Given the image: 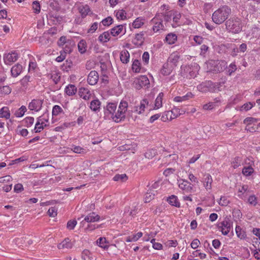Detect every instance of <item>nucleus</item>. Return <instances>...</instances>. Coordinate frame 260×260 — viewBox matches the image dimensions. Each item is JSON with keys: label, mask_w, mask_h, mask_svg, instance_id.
Listing matches in <instances>:
<instances>
[{"label": "nucleus", "mask_w": 260, "mask_h": 260, "mask_svg": "<svg viewBox=\"0 0 260 260\" xmlns=\"http://www.w3.org/2000/svg\"><path fill=\"white\" fill-rule=\"evenodd\" d=\"M233 222L226 217L224 220L217 224V228L220 230L223 235H227L232 228Z\"/></svg>", "instance_id": "obj_5"}, {"label": "nucleus", "mask_w": 260, "mask_h": 260, "mask_svg": "<svg viewBox=\"0 0 260 260\" xmlns=\"http://www.w3.org/2000/svg\"><path fill=\"white\" fill-rule=\"evenodd\" d=\"M212 179L210 175L207 174L205 178L204 186L207 190L211 189L212 188Z\"/></svg>", "instance_id": "obj_27"}, {"label": "nucleus", "mask_w": 260, "mask_h": 260, "mask_svg": "<svg viewBox=\"0 0 260 260\" xmlns=\"http://www.w3.org/2000/svg\"><path fill=\"white\" fill-rule=\"evenodd\" d=\"M68 40V39H67L66 36H61L57 41L58 46L59 47L64 46L67 43Z\"/></svg>", "instance_id": "obj_62"}, {"label": "nucleus", "mask_w": 260, "mask_h": 260, "mask_svg": "<svg viewBox=\"0 0 260 260\" xmlns=\"http://www.w3.org/2000/svg\"><path fill=\"white\" fill-rule=\"evenodd\" d=\"M132 70L136 73H139L141 70V63L139 60L136 59L134 61L132 64Z\"/></svg>", "instance_id": "obj_40"}, {"label": "nucleus", "mask_w": 260, "mask_h": 260, "mask_svg": "<svg viewBox=\"0 0 260 260\" xmlns=\"http://www.w3.org/2000/svg\"><path fill=\"white\" fill-rule=\"evenodd\" d=\"M23 121L25 123V126L28 127L33 124L34 122V118L32 117H27L24 119Z\"/></svg>", "instance_id": "obj_55"}, {"label": "nucleus", "mask_w": 260, "mask_h": 260, "mask_svg": "<svg viewBox=\"0 0 260 260\" xmlns=\"http://www.w3.org/2000/svg\"><path fill=\"white\" fill-rule=\"evenodd\" d=\"M181 15L180 13L177 11H173L172 18L173 23L172 24V26L173 27L175 28L177 26L181 25V24L179 22V20L181 18Z\"/></svg>", "instance_id": "obj_16"}, {"label": "nucleus", "mask_w": 260, "mask_h": 260, "mask_svg": "<svg viewBox=\"0 0 260 260\" xmlns=\"http://www.w3.org/2000/svg\"><path fill=\"white\" fill-rule=\"evenodd\" d=\"M257 122V119L253 117H247L243 121V123L247 125L246 127H248L250 124L255 123Z\"/></svg>", "instance_id": "obj_50"}, {"label": "nucleus", "mask_w": 260, "mask_h": 260, "mask_svg": "<svg viewBox=\"0 0 260 260\" xmlns=\"http://www.w3.org/2000/svg\"><path fill=\"white\" fill-rule=\"evenodd\" d=\"M26 108L24 106H22L18 109L15 113V115L17 117H20L24 115L25 112L26 111Z\"/></svg>", "instance_id": "obj_45"}, {"label": "nucleus", "mask_w": 260, "mask_h": 260, "mask_svg": "<svg viewBox=\"0 0 260 260\" xmlns=\"http://www.w3.org/2000/svg\"><path fill=\"white\" fill-rule=\"evenodd\" d=\"M144 20L142 17H138L133 22L132 26L135 28H139L144 24Z\"/></svg>", "instance_id": "obj_33"}, {"label": "nucleus", "mask_w": 260, "mask_h": 260, "mask_svg": "<svg viewBox=\"0 0 260 260\" xmlns=\"http://www.w3.org/2000/svg\"><path fill=\"white\" fill-rule=\"evenodd\" d=\"M46 124L42 125V123L37 122L35 125L34 131L35 133H39L44 129V126H46Z\"/></svg>", "instance_id": "obj_58"}, {"label": "nucleus", "mask_w": 260, "mask_h": 260, "mask_svg": "<svg viewBox=\"0 0 260 260\" xmlns=\"http://www.w3.org/2000/svg\"><path fill=\"white\" fill-rule=\"evenodd\" d=\"M149 104V102L147 99H144L141 102L140 105L139 106V110H136L139 114L142 113L144 111L146 106Z\"/></svg>", "instance_id": "obj_38"}, {"label": "nucleus", "mask_w": 260, "mask_h": 260, "mask_svg": "<svg viewBox=\"0 0 260 260\" xmlns=\"http://www.w3.org/2000/svg\"><path fill=\"white\" fill-rule=\"evenodd\" d=\"M63 112L62 108L58 105H55L52 109V115L57 116Z\"/></svg>", "instance_id": "obj_53"}, {"label": "nucleus", "mask_w": 260, "mask_h": 260, "mask_svg": "<svg viewBox=\"0 0 260 260\" xmlns=\"http://www.w3.org/2000/svg\"><path fill=\"white\" fill-rule=\"evenodd\" d=\"M172 72L171 68L169 67L168 63L164 64L161 70V73L164 76H168Z\"/></svg>", "instance_id": "obj_34"}, {"label": "nucleus", "mask_w": 260, "mask_h": 260, "mask_svg": "<svg viewBox=\"0 0 260 260\" xmlns=\"http://www.w3.org/2000/svg\"><path fill=\"white\" fill-rule=\"evenodd\" d=\"M110 33L107 31L101 34L99 38V41L101 43H106L110 40Z\"/></svg>", "instance_id": "obj_22"}, {"label": "nucleus", "mask_w": 260, "mask_h": 260, "mask_svg": "<svg viewBox=\"0 0 260 260\" xmlns=\"http://www.w3.org/2000/svg\"><path fill=\"white\" fill-rule=\"evenodd\" d=\"M79 95L85 100L89 99L91 94L90 91L86 88L82 87L79 89Z\"/></svg>", "instance_id": "obj_18"}, {"label": "nucleus", "mask_w": 260, "mask_h": 260, "mask_svg": "<svg viewBox=\"0 0 260 260\" xmlns=\"http://www.w3.org/2000/svg\"><path fill=\"white\" fill-rule=\"evenodd\" d=\"M65 47L62 50L65 53H70L72 52L73 47L75 45V42L71 39H68L67 43L65 44Z\"/></svg>", "instance_id": "obj_19"}, {"label": "nucleus", "mask_w": 260, "mask_h": 260, "mask_svg": "<svg viewBox=\"0 0 260 260\" xmlns=\"http://www.w3.org/2000/svg\"><path fill=\"white\" fill-rule=\"evenodd\" d=\"M79 10L83 18L85 17L90 12V8L87 5L79 7Z\"/></svg>", "instance_id": "obj_31"}, {"label": "nucleus", "mask_w": 260, "mask_h": 260, "mask_svg": "<svg viewBox=\"0 0 260 260\" xmlns=\"http://www.w3.org/2000/svg\"><path fill=\"white\" fill-rule=\"evenodd\" d=\"M144 35L143 32H141V33L136 34L135 36V40H137L138 42H140V44H142L144 41Z\"/></svg>", "instance_id": "obj_63"}, {"label": "nucleus", "mask_w": 260, "mask_h": 260, "mask_svg": "<svg viewBox=\"0 0 260 260\" xmlns=\"http://www.w3.org/2000/svg\"><path fill=\"white\" fill-rule=\"evenodd\" d=\"M128 107V103L126 101H121L120 103L119 106H118V109H119L120 111L121 112H123V113L125 115V112L127 110Z\"/></svg>", "instance_id": "obj_43"}, {"label": "nucleus", "mask_w": 260, "mask_h": 260, "mask_svg": "<svg viewBox=\"0 0 260 260\" xmlns=\"http://www.w3.org/2000/svg\"><path fill=\"white\" fill-rule=\"evenodd\" d=\"M117 108V105L114 103H109L106 108L105 110V114L108 115V114L111 115V117L112 118L113 116L115 113V111Z\"/></svg>", "instance_id": "obj_13"}, {"label": "nucleus", "mask_w": 260, "mask_h": 260, "mask_svg": "<svg viewBox=\"0 0 260 260\" xmlns=\"http://www.w3.org/2000/svg\"><path fill=\"white\" fill-rule=\"evenodd\" d=\"M113 22V20L112 18L110 16L107 17V18L104 19L101 23L104 26H109Z\"/></svg>", "instance_id": "obj_56"}, {"label": "nucleus", "mask_w": 260, "mask_h": 260, "mask_svg": "<svg viewBox=\"0 0 260 260\" xmlns=\"http://www.w3.org/2000/svg\"><path fill=\"white\" fill-rule=\"evenodd\" d=\"M177 37L176 34L170 33L168 34L166 37V41L169 44H173L177 41Z\"/></svg>", "instance_id": "obj_28"}, {"label": "nucleus", "mask_w": 260, "mask_h": 260, "mask_svg": "<svg viewBox=\"0 0 260 260\" xmlns=\"http://www.w3.org/2000/svg\"><path fill=\"white\" fill-rule=\"evenodd\" d=\"M248 202L249 204L252 206H256L257 204L256 197L254 195L249 196L248 199Z\"/></svg>", "instance_id": "obj_59"}, {"label": "nucleus", "mask_w": 260, "mask_h": 260, "mask_svg": "<svg viewBox=\"0 0 260 260\" xmlns=\"http://www.w3.org/2000/svg\"><path fill=\"white\" fill-rule=\"evenodd\" d=\"M77 222L76 220H71L67 222V228L70 230H73L76 225Z\"/></svg>", "instance_id": "obj_61"}, {"label": "nucleus", "mask_w": 260, "mask_h": 260, "mask_svg": "<svg viewBox=\"0 0 260 260\" xmlns=\"http://www.w3.org/2000/svg\"><path fill=\"white\" fill-rule=\"evenodd\" d=\"M86 42L84 40H81L79 41V42L78 44V49L79 52L83 54L86 51Z\"/></svg>", "instance_id": "obj_29"}, {"label": "nucleus", "mask_w": 260, "mask_h": 260, "mask_svg": "<svg viewBox=\"0 0 260 260\" xmlns=\"http://www.w3.org/2000/svg\"><path fill=\"white\" fill-rule=\"evenodd\" d=\"M193 96L191 92H188L185 95L183 96H176L174 98V101L177 102H181L192 98Z\"/></svg>", "instance_id": "obj_30"}, {"label": "nucleus", "mask_w": 260, "mask_h": 260, "mask_svg": "<svg viewBox=\"0 0 260 260\" xmlns=\"http://www.w3.org/2000/svg\"><path fill=\"white\" fill-rule=\"evenodd\" d=\"M126 13L123 10H120L116 13V16L118 19L124 20L126 19Z\"/></svg>", "instance_id": "obj_51"}, {"label": "nucleus", "mask_w": 260, "mask_h": 260, "mask_svg": "<svg viewBox=\"0 0 260 260\" xmlns=\"http://www.w3.org/2000/svg\"><path fill=\"white\" fill-rule=\"evenodd\" d=\"M127 179V177L125 174H117L113 178V180L116 181L125 182Z\"/></svg>", "instance_id": "obj_41"}, {"label": "nucleus", "mask_w": 260, "mask_h": 260, "mask_svg": "<svg viewBox=\"0 0 260 260\" xmlns=\"http://www.w3.org/2000/svg\"><path fill=\"white\" fill-rule=\"evenodd\" d=\"M226 62L223 60H221L216 66L217 70H215L218 72H222L225 68H226V72L227 75L231 76L232 73H234L237 70V66L235 62L231 63L228 67L226 66Z\"/></svg>", "instance_id": "obj_4"}, {"label": "nucleus", "mask_w": 260, "mask_h": 260, "mask_svg": "<svg viewBox=\"0 0 260 260\" xmlns=\"http://www.w3.org/2000/svg\"><path fill=\"white\" fill-rule=\"evenodd\" d=\"M236 233L237 236L241 239H244L246 237V233L242 230V229L240 226H236Z\"/></svg>", "instance_id": "obj_39"}, {"label": "nucleus", "mask_w": 260, "mask_h": 260, "mask_svg": "<svg viewBox=\"0 0 260 260\" xmlns=\"http://www.w3.org/2000/svg\"><path fill=\"white\" fill-rule=\"evenodd\" d=\"M32 9L35 13L38 14L40 12L41 6L39 1H36L32 3Z\"/></svg>", "instance_id": "obj_49"}, {"label": "nucleus", "mask_w": 260, "mask_h": 260, "mask_svg": "<svg viewBox=\"0 0 260 260\" xmlns=\"http://www.w3.org/2000/svg\"><path fill=\"white\" fill-rule=\"evenodd\" d=\"M162 15H156L151 21L153 24V30L154 32H157L160 30L165 29V25L163 24Z\"/></svg>", "instance_id": "obj_6"}, {"label": "nucleus", "mask_w": 260, "mask_h": 260, "mask_svg": "<svg viewBox=\"0 0 260 260\" xmlns=\"http://www.w3.org/2000/svg\"><path fill=\"white\" fill-rule=\"evenodd\" d=\"M107 243L108 242L104 237H101L97 240V244L98 245L105 249H108L109 247Z\"/></svg>", "instance_id": "obj_35"}, {"label": "nucleus", "mask_w": 260, "mask_h": 260, "mask_svg": "<svg viewBox=\"0 0 260 260\" xmlns=\"http://www.w3.org/2000/svg\"><path fill=\"white\" fill-rule=\"evenodd\" d=\"M43 101L39 99H34L29 103L28 108L30 110L38 111L42 107Z\"/></svg>", "instance_id": "obj_11"}, {"label": "nucleus", "mask_w": 260, "mask_h": 260, "mask_svg": "<svg viewBox=\"0 0 260 260\" xmlns=\"http://www.w3.org/2000/svg\"><path fill=\"white\" fill-rule=\"evenodd\" d=\"M253 169L251 167L248 166L243 168L242 170V173L245 176H248L251 175V174L253 172Z\"/></svg>", "instance_id": "obj_54"}, {"label": "nucleus", "mask_w": 260, "mask_h": 260, "mask_svg": "<svg viewBox=\"0 0 260 260\" xmlns=\"http://www.w3.org/2000/svg\"><path fill=\"white\" fill-rule=\"evenodd\" d=\"M71 149L76 153H84L85 152V149L79 146H73Z\"/></svg>", "instance_id": "obj_52"}, {"label": "nucleus", "mask_w": 260, "mask_h": 260, "mask_svg": "<svg viewBox=\"0 0 260 260\" xmlns=\"http://www.w3.org/2000/svg\"><path fill=\"white\" fill-rule=\"evenodd\" d=\"M126 32V28L124 25H118L113 27L110 30V34L114 37L117 36L119 34L122 33L124 35Z\"/></svg>", "instance_id": "obj_9"}, {"label": "nucleus", "mask_w": 260, "mask_h": 260, "mask_svg": "<svg viewBox=\"0 0 260 260\" xmlns=\"http://www.w3.org/2000/svg\"><path fill=\"white\" fill-rule=\"evenodd\" d=\"M150 82L148 77L146 76H141L138 80V83L136 84V88L137 89H140L143 87L147 86Z\"/></svg>", "instance_id": "obj_12"}, {"label": "nucleus", "mask_w": 260, "mask_h": 260, "mask_svg": "<svg viewBox=\"0 0 260 260\" xmlns=\"http://www.w3.org/2000/svg\"><path fill=\"white\" fill-rule=\"evenodd\" d=\"M12 91V88L8 85L0 86V94L2 95L9 94Z\"/></svg>", "instance_id": "obj_36"}, {"label": "nucleus", "mask_w": 260, "mask_h": 260, "mask_svg": "<svg viewBox=\"0 0 260 260\" xmlns=\"http://www.w3.org/2000/svg\"><path fill=\"white\" fill-rule=\"evenodd\" d=\"M231 12V10L230 7L223 6L213 13L212 20L216 24H221L228 19Z\"/></svg>", "instance_id": "obj_1"}, {"label": "nucleus", "mask_w": 260, "mask_h": 260, "mask_svg": "<svg viewBox=\"0 0 260 260\" xmlns=\"http://www.w3.org/2000/svg\"><path fill=\"white\" fill-rule=\"evenodd\" d=\"M70 125V123L65 122L60 126H57L55 128V131L56 132H60L62 129H64L67 127H69Z\"/></svg>", "instance_id": "obj_64"}, {"label": "nucleus", "mask_w": 260, "mask_h": 260, "mask_svg": "<svg viewBox=\"0 0 260 260\" xmlns=\"http://www.w3.org/2000/svg\"><path fill=\"white\" fill-rule=\"evenodd\" d=\"M128 107V103L126 101H121L120 103L119 106H118V109H119L120 111L121 112H123V113L125 115V112L127 110Z\"/></svg>", "instance_id": "obj_42"}, {"label": "nucleus", "mask_w": 260, "mask_h": 260, "mask_svg": "<svg viewBox=\"0 0 260 260\" xmlns=\"http://www.w3.org/2000/svg\"><path fill=\"white\" fill-rule=\"evenodd\" d=\"M18 59V54L16 52H12L4 55V62L6 64H10L16 61Z\"/></svg>", "instance_id": "obj_8"}, {"label": "nucleus", "mask_w": 260, "mask_h": 260, "mask_svg": "<svg viewBox=\"0 0 260 260\" xmlns=\"http://www.w3.org/2000/svg\"><path fill=\"white\" fill-rule=\"evenodd\" d=\"M0 117L5 118L6 119L10 117V112L7 107H4L0 109Z\"/></svg>", "instance_id": "obj_23"}, {"label": "nucleus", "mask_w": 260, "mask_h": 260, "mask_svg": "<svg viewBox=\"0 0 260 260\" xmlns=\"http://www.w3.org/2000/svg\"><path fill=\"white\" fill-rule=\"evenodd\" d=\"M99 76L98 72L95 71H91L88 74L87 82L91 85L96 84L99 80Z\"/></svg>", "instance_id": "obj_10"}, {"label": "nucleus", "mask_w": 260, "mask_h": 260, "mask_svg": "<svg viewBox=\"0 0 260 260\" xmlns=\"http://www.w3.org/2000/svg\"><path fill=\"white\" fill-rule=\"evenodd\" d=\"M128 107V103L126 101H121L120 103L119 106H118V109H119L120 111L121 112H123V113L125 115V112L127 110Z\"/></svg>", "instance_id": "obj_44"}, {"label": "nucleus", "mask_w": 260, "mask_h": 260, "mask_svg": "<svg viewBox=\"0 0 260 260\" xmlns=\"http://www.w3.org/2000/svg\"><path fill=\"white\" fill-rule=\"evenodd\" d=\"M73 244L69 238L65 239L57 245L59 249L68 250L71 248Z\"/></svg>", "instance_id": "obj_14"}, {"label": "nucleus", "mask_w": 260, "mask_h": 260, "mask_svg": "<svg viewBox=\"0 0 260 260\" xmlns=\"http://www.w3.org/2000/svg\"><path fill=\"white\" fill-rule=\"evenodd\" d=\"M220 84L213 83L211 81L203 82L197 86L199 91L202 92H215L220 90Z\"/></svg>", "instance_id": "obj_3"}, {"label": "nucleus", "mask_w": 260, "mask_h": 260, "mask_svg": "<svg viewBox=\"0 0 260 260\" xmlns=\"http://www.w3.org/2000/svg\"><path fill=\"white\" fill-rule=\"evenodd\" d=\"M22 70V67L20 64H17L14 66L11 70L12 76L14 77H17L21 73Z\"/></svg>", "instance_id": "obj_20"}, {"label": "nucleus", "mask_w": 260, "mask_h": 260, "mask_svg": "<svg viewBox=\"0 0 260 260\" xmlns=\"http://www.w3.org/2000/svg\"><path fill=\"white\" fill-rule=\"evenodd\" d=\"M225 27L226 30L232 34H238L242 29V23L241 20L238 17H232L225 21Z\"/></svg>", "instance_id": "obj_2"}, {"label": "nucleus", "mask_w": 260, "mask_h": 260, "mask_svg": "<svg viewBox=\"0 0 260 260\" xmlns=\"http://www.w3.org/2000/svg\"><path fill=\"white\" fill-rule=\"evenodd\" d=\"M167 201L172 206L176 207H180V203L178 201L177 197L175 196L172 195L167 199Z\"/></svg>", "instance_id": "obj_25"}, {"label": "nucleus", "mask_w": 260, "mask_h": 260, "mask_svg": "<svg viewBox=\"0 0 260 260\" xmlns=\"http://www.w3.org/2000/svg\"><path fill=\"white\" fill-rule=\"evenodd\" d=\"M120 60L123 63H127L129 61V53L127 50L122 51L120 56Z\"/></svg>", "instance_id": "obj_24"}, {"label": "nucleus", "mask_w": 260, "mask_h": 260, "mask_svg": "<svg viewBox=\"0 0 260 260\" xmlns=\"http://www.w3.org/2000/svg\"><path fill=\"white\" fill-rule=\"evenodd\" d=\"M164 96V93L160 92L157 96L155 102V108L158 109L162 106V101Z\"/></svg>", "instance_id": "obj_37"}, {"label": "nucleus", "mask_w": 260, "mask_h": 260, "mask_svg": "<svg viewBox=\"0 0 260 260\" xmlns=\"http://www.w3.org/2000/svg\"><path fill=\"white\" fill-rule=\"evenodd\" d=\"M125 118V115L123 112H121L118 109L117 112L115 111L114 115L113 116L112 119L113 120L116 122L118 123L121 121H123Z\"/></svg>", "instance_id": "obj_15"}, {"label": "nucleus", "mask_w": 260, "mask_h": 260, "mask_svg": "<svg viewBox=\"0 0 260 260\" xmlns=\"http://www.w3.org/2000/svg\"><path fill=\"white\" fill-rule=\"evenodd\" d=\"M248 190V186L247 185H243L241 188H239L238 190V196L241 198L243 199L242 194L245 193Z\"/></svg>", "instance_id": "obj_57"}, {"label": "nucleus", "mask_w": 260, "mask_h": 260, "mask_svg": "<svg viewBox=\"0 0 260 260\" xmlns=\"http://www.w3.org/2000/svg\"><path fill=\"white\" fill-rule=\"evenodd\" d=\"M158 15H162L163 16L162 19H164V20L166 22H170L172 18V15H173V11H169L168 12H167L165 14H159Z\"/></svg>", "instance_id": "obj_47"}, {"label": "nucleus", "mask_w": 260, "mask_h": 260, "mask_svg": "<svg viewBox=\"0 0 260 260\" xmlns=\"http://www.w3.org/2000/svg\"><path fill=\"white\" fill-rule=\"evenodd\" d=\"M179 187L183 191L184 193H190L193 190V187L191 186L190 183L184 180L179 182Z\"/></svg>", "instance_id": "obj_7"}, {"label": "nucleus", "mask_w": 260, "mask_h": 260, "mask_svg": "<svg viewBox=\"0 0 260 260\" xmlns=\"http://www.w3.org/2000/svg\"><path fill=\"white\" fill-rule=\"evenodd\" d=\"M50 78L52 79L55 84H57L60 80V73L58 72H53L50 74Z\"/></svg>", "instance_id": "obj_46"}, {"label": "nucleus", "mask_w": 260, "mask_h": 260, "mask_svg": "<svg viewBox=\"0 0 260 260\" xmlns=\"http://www.w3.org/2000/svg\"><path fill=\"white\" fill-rule=\"evenodd\" d=\"M242 159L240 157H236L234 158V160L232 161V164L234 168H237L240 166Z\"/></svg>", "instance_id": "obj_60"}, {"label": "nucleus", "mask_w": 260, "mask_h": 260, "mask_svg": "<svg viewBox=\"0 0 260 260\" xmlns=\"http://www.w3.org/2000/svg\"><path fill=\"white\" fill-rule=\"evenodd\" d=\"M64 91L68 95L72 96L76 94L77 88L75 85L73 84H69L66 86Z\"/></svg>", "instance_id": "obj_21"}, {"label": "nucleus", "mask_w": 260, "mask_h": 260, "mask_svg": "<svg viewBox=\"0 0 260 260\" xmlns=\"http://www.w3.org/2000/svg\"><path fill=\"white\" fill-rule=\"evenodd\" d=\"M156 191L153 189H149L145 194V200L146 203L149 202L152 199L154 198Z\"/></svg>", "instance_id": "obj_32"}, {"label": "nucleus", "mask_w": 260, "mask_h": 260, "mask_svg": "<svg viewBox=\"0 0 260 260\" xmlns=\"http://www.w3.org/2000/svg\"><path fill=\"white\" fill-rule=\"evenodd\" d=\"M101 102L99 100H94L90 102V108L94 112L99 111L100 108Z\"/></svg>", "instance_id": "obj_26"}, {"label": "nucleus", "mask_w": 260, "mask_h": 260, "mask_svg": "<svg viewBox=\"0 0 260 260\" xmlns=\"http://www.w3.org/2000/svg\"><path fill=\"white\" fill-rule=\"evenodd\" d=\"M100 219V215L96 214L95 212L89 213L85 218L84 220L87 222H92L98 221Z\"/></svg>", "instance_id": "obj_17"}, {"label": "nucleus", "mask_w": 260, "mask_h": 260, "mask_svg": "<svg viewBox=\"0 0 260 260\" xmlns=\"http://www.w3.org/2000/svg\"><path fill=\"white\" fill-rule=\"evenodd\" d=\"M49 6L53 10L58 11L60 10V6L57 1L53 0L50 3Z\"/></svg>", "instance_id": "obj_48"}]
</instances>
